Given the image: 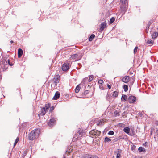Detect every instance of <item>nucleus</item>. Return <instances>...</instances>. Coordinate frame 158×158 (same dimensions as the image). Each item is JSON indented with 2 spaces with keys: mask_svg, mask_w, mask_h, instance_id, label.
<instances>
[{
  "mask_svg": "<svg viewBox=\"0 0 158 158\" xmlns=\"http://www.w3.org/2000/svg\"><path fill=\"white\" fill-rule=\"evenodd\" d=\"M40 131L38 129L32 130L29 134L28 138L30 140H33L38 138Z\"/></svg>",
  "mask_w": 158,
  "mask_h": 158,
  "instance_id": "obj_1",
  "label": "nucleus"
},
{
  "mask_svg": "<svg viewBox=\"0 0 158 158\" xmlns=\"http://www.w3.org/2000/svg\"><path fill=\"white\" fill-rule=\"evenodd\" d=\"M50 106V104L48 103L46 105L45 107L41 108L40 112L39 113L38 115L40 117V115L43 116L45 114L48 109L49 108Z\"/></svg>",
  "mask_w": 158,
  "mask_h": 158,
  "instance_id": "obj_2",
  "label": "nucleus"
},
{
  "mask_svg": "<svg viewBox=\"0 0 158 158\" xmlns=\"http://www.w3.org/2000/svg\"><path fill=\"white\" fill-rule=\"evenodd\" d=\"M101 132L97 130H93L89 133L90 136L92 138H96L100 135Z\"/></svg>",
  "mask_w": 158,
  "mask_h": 158,
  "instance_id": "obj_3",
  "label": "nucleus"
},
{
  "mask_svg": "<svg viewBox=\"0 0 158 158\" xmlns=\"http://www.w3.org/2000/svg\"><path fill=\"white\" fill-rule=\"evenodd\" d=\"M128 4L122 5L120 7L121 12L122 13L121 16L123 15L126 12L127 9Z\"/></svg>",
  "mask_w": 158,
  "mask_h": 158,
  "instance_id": "obj_4",
  "label": "nucleus"
},
{
  "mask_svg": "<svg viewBox=\"0 0 158 158\" xmlns=\"http://www.w3.org/2000/svg\"><path fill=\"white\" fill-rule=\"evenodd\" d=\"M81 58L78 56V54H73L71 56L70 59L71 60H72L73 61H75L81 59Z\"/></svg>",
  "mask_w": 158,
  "mask_h": 158,
  "instance_id": "obj_5",
  "label": "nucleus"
},
{
  "mask_svg": "<svg viewBox=\"0 0 158 158\" xmlns=\"http://www.w3.org/2000/svg\"><path fill=\"white\" fill-rule=\"evenodd\" d=\"M70 64L68 63H64L62 66V69L63 71H67L69 67Z\"/></svg>",
  "mask_w": 158,
  "mask_h": 158,
  "instance_id": "obj_6",
  "label": "nucleus"
},
{
  "mask_svg": "<svg viewBox=\"0 0 158 158\" xmlns=\"http://www.w3.org/2000/svg\"><path fill=\"white\" fill-rule=\"evenodd\" d=\"M56 120V118H52L50 119L48 122V126L50 127H53L54 125Z\"/></svg>",
  "mask_w": 158,
  "mask_h": 158,
  "instance_id": "obj_7",
  "label": "nucleus"
},
{
  "mask_svg": "<svg viewBox=\"0 0 158 158\" xmlns=\"http://www.w3.org/2000/svg\"><path fill=\"white\" fill-rule=\"evenodd\" d=\"M136 100V98L135 96H129L128 100L130 103H134L135 102Z\"/></svg>",
  "mask_w": 158,
  "mask_h": 158,
  "instance_id": "obj_8",
  "label": "nucleus"
},
{
  "mask_svg": "<svg viewBox=\"0 0 158 158\" xmlns=\"http://www.w3.org/2000/svg\"><path fill=\"white\" fill-rule=\"evenodd\" d=\"M130 77L126 76L124 77L121 80L122 81L125 83H127L129 81Z\"/></svg>",
  "mask_w": 158,
  "mask_h": 158,
  "instance_id": "obj_9",
  "label": "nucleus"
},
{
  "mask_svg": "<svg viewBox=\"0 0 158 158\" xmlns=\"http://www.w3.org/2000/svg\"><path fill=\"white\" fill-rule=\"evenodd\" d=\"M82 133L80 131H78L76 134L74 138L76 139H79L82 135Z\"/></svg>",
  "mask_w": 158,
  "mask_h": 158,
  "instance_id": "obj_10",
  "label": "nucleus"
},
{
  "mask_svg": "<svg viewBox=\"0 0 158 158\" xmlns=\"http://www.w3.org/2000/svg\"><path fill=\"white\" fill-rule=\"evenodd\" d=\"M107 23L106 22L102 23L101 24L100 30L102 31L106 27Z\"/></svg>",
  "mask_w": 158,
  "mask_h": 158,
  "instance_id": "obj_11",
  "label": "nucleus"
},
{
  "mask_svg": "<svg viewBox=\"0 0 158 158\" xmlns=\"http://www.w3.org/2000/svg\"><path fill=\"white\" fill-rule=\"evenodd\" d=\"M59 77L60 76L59 75H57L54 79L53 81L55 85H56L59 81Z\"/></svg>",
  "mask_w": 158,
  "mask_h": 158,
  "instance_id": "obj_12",
  "label": "nucleus"
},
{
  "mask_svg": "<svg viewBox=\"0 0 158 158\" xmlns=\"http://www.w3.org/2000/svg\"><path fill=\"white\" fill-rule=\"evenodd\" d=\"M60 96V93L58 91H57L56 92L55 95L53 97L52 99L54 100H57L59 98Z\"/></svg>",
  "mask_w": 158,
  "mask_h": 158,
  "instance_id": "obj_13",
  "label": "nucleus"
},
{
  "mask_svg": "<svg viewBox=\"0 0 158 158\" xmlns=\"http://www.w3.org/2000/svg\"><path fill=\"white\" fill-rule=\"evenodd\" d=\"M130 128L127 127H125L123 129V131L127 134L129 135H131V134H129L130 132Z\"/></svg>",
  "mask_w": 158,
  "mask_h": 158,
  "instance_id": "obj_14",
  "label": "nucleus"
},
{
  "mask_svg": "<svg viewBox=\"0 0 158 158\" xmlns=\"http://www.w3.org/2000/svg\"><path fill=\"white\" fill-rule=\"evenodd\" d=\"M23 53V51L21 48H19L18 50V57L19 58L20 57Z\"/></svg>",
  "mask_w": 158,
  "mask_h": 158,
  "instance_id": "obj_15",
  "label": "nucleus"
},
{
  "mask_svg": "<svg viewBox=\"0 0 158 158\" xmlns=\"http://www.w3.org/2000/svg\"><path fill=\"white\" fill-rule=\"evenodd\" d=\"M116 158H120L121 156V154L122 152V150L120 149H118L117 150Z\"/></svg>",
  "mask_w": 158,
  "mask_h": 158,
  "instance_id": "obj_16",
  "label": "nucleus"
},
{
  "mask_svg": "<svg viewBox=\"0 0 158 158\" xmlns=\"http://www.w3.org/2000/svg\"><path fill=\"white\" fill-rule=\"evenodd\" d=\"M158 35V33L157 32H154L152 35V39H155L157 37Z\"/></svg>",
  "mask_w": 158,
  "mask_h": 158,
  "instance_id": "obj_17",
  "label": "nucleus"
},
{
  "mask_svg": "<svg viewBox=\"0 0 158 158\" xmlns=\"http://www.w3.org/2000/svg\"><path fill=\"white\" fill-rule=\"evenodd\" d=\"M121 139H127V136L126 135H122L121 136H119L118 138V139L119 140Z\"/></svg>",
  "mask_w": 158,
  "mask_h": 158,
  "instance_id": "obj_18",
  "label": "nucleus"
},
{
  "mask_svg": "<svg viewBox=\"0 0 158 158\" xmlns=\"http://www.w3.org/2000/svg\"><path fill=\"white\" fill-rule=\"evenodd\" d=\"M89 82L88 80V78L86 77L84 78L82 81V83L84 85L86 83Z\"/></svg>",
  "mask_w": 158,
  "mask_h": 158,
  "instance_id": "obj_19",
  "label": "nucleus"
},
{
  "mask_svg": "<svg viewBox=\"0 0 158 158\" xmlns=\"http://www.w3.org/2000/svg\"><path fill=\"white\" fill-rule=\"evenodd\" d=\"M89 78H88V81L90 82L93 80L94 78V76L93 75H91L89 76Z\"/></svg>",
  "mask_w": 158,
  "mask_h": 158,
  "instance_id": "obj_20",
  "label": "nucleus"
},
{
  "mask_svg": "<svg viewBox=\"0 0 158 158\" xmlns=\"http://www.w3.org/2000/svg\"><path fill=\"white\" fill-rule=\"evenodd\" d=\"M118 92H117L116 91H115L113 92V93L112 94V96L113 97L116 98L118 96Z\"/></svg>",
  "mask_w": 158,
  "mask_h": 158,
  "instance_id": "obj_21",
  "label": "nucleus"
},
{
  "mask_svg": "<svg viewBox=\"0 0 158 158\" xmlns=\"http://www.w3.org/2000/svg\"><path fill=\"white\" fill-rule=\"evenodd\" d=\"M123 89L125 92H127L128 90V86L127 85H124L123 86Z\"/></svg>",
  "mask_w": 158,
  "mask_h": 158,
  "instance_id": "obj_22",
  "label": "nucleus"
},
{
  "mask_svg": "<svg viewBox=\"0 0 158 158\" xmlns=\"http://www.w3.org/2000/svg\"><path fill=\"white\" fill-rule=\"evenodd\" d=\"M95 35L94 34L91 35L89 38V40L90 41H91L92 40L94 39V38L95 37Z\"/></svg>",
  "mask_w": 158,
  "mask_h": 158,
  "instance_id": "obj_23",
  "label": "nucleus"
},
{
  "mask_svg": "<svg viewBox=\"0 0 158 158\" xmlns=\"http://www.w3.org/2000/svg\"><path fill=\"white\" fill-rule=\"evenodd\" d=\"M111 141V139L107 137H106L105 138L104 142L105 143L109 142Z\"/></svg>",
  "mask_w": 158,
  "mask_h": 158,
  "instance_id": "obj_24",
  "label": "nucleus"
},
{
  "mask_svg": "<svg viewBox=\"0 0 158 158\" xmlns=\"http://www.w3.org/2000/svg\"><path fill=\"white\" fill-rule=\"evenodd\" d=\"M80 88L79 86V85H78L76 87L75 91L76 93H78L79 91L80 90Z\"/></svg>",
  "mask_w": 158,
  "mask_h": 158,
  "instance_id": "obj_25",
  "label": "nucleus"
},
{
  "mask_svg": "<svg viewBox=\"0 0 158 158\" xmlns=\"http://www.w3.org/2000/svg\"><path fill=\"white\" fill-rule=\"evenodd\" d=\"M121 100L122 101L125 100L126 101L127 100V96L125 95H122L121 98Z\"/></svg>",
  "mask_w": 158,
  "mask_h": 158,
  "instance_id": "obj_26",
  "label": "nucleus"
},
{
  "mask_svg": "<svg viewBox=\"0 0 158 158\" xmlns=\"http://www.w3.org/2000/svg\"><path fill=\"white\" fill-rule=\"evenodd\" d=\"M139 151V152H141L145 150L144 148L142 147H139L138 149Z\"/></svg>",
  "mask_w": 158,
  "mask_h": 158,
  "instance_id": "obj_27",
  "label": "nucleus"
},
{
  "mask_svg": "<svg viewBox=\"0 0 158 158\" xmlns=\"http://www.w3.org/2000/svg\"><path fill=\"white\" fill-rule=\"evenodd\" d=\"M115 18L113 17H112L110 20V23H112L114 22L115 21Z\"/></svg>",
  "mask_w": 158,
  "mask_h": 158,
  "instance_id": "obj_28",
  "label": "nucleus"
},
{
  "mask_svg": "<svg viewBox=\"0 0 158 158\" xmlns=\"http://www.w3.org/2000/svg\"><path fill=\"white\" fill-rule=\"evenodd\" d=\"M120 1L122 3V5L127 4V0H120Z\"/></svg>",
  "mask_w": 158,
  "mask_h": 158,
  "instance_id": "obj_29",
  "label": "nucleus"
},
{
  "mask_svg": "<svg viewBox=\"0 0 158 158\" xmlns=\"http://www.w3.org/2000/svg\"><path fill=\"white\" fill-rule=\"evenodd\" d=\"M19 137L17 138L16 139L14 142V146H15V145H16V144L18 143V141L19 140Z\"/></svg>",
  "mask_w": 158,
  "mask_h": 158,
  "instance_id": "obj_30",
  "label": "nucleus"
},
{
  "mask_svg": "<svg viewBox=\"0 0 158 158\" xmlns=\"http://www.w3.org/2000/svg\"><path fill=\"white\" fill-rule=\"evenodd\" d=\"M101 125H103L104 123V121L102 119H100L99 120Z\"/></svg>",
  "mask_w": 158,
  "mask_h": 158,
  "instance_id": "obj_31",
  "label": "nucleus"
},
{
  "mask_svg": "<svg viewBox=\"0 0 158 158\" xmlns=\"http://www.w3.org/2000/svg\"><path fill=\"white\" fill-rule=\"evenodd\" d=\"M147 43L150 45H152L153 44V41L152 40H148L147 42Z\"/></svg>",
  "mask_w": 158,
  "mask_h": 158,
  "instance_id": "obj_32",
  "label": "nucleus"
},
{
  "mask_svg": "<svg viewBox=\"0 0 158 158\" xmlns=\"http://www.w3.org/2000/svg\"><path fill=\"white\" fill-rule=\"evenodd\" d=\"M114 134V131H110L108 133V134L110 135H113Z\"/></svg>",
  "mask_w": 158,
  "mask_h": 158,
  "instance_id": "obj_33",
  "label": "nucleus"
},
{
  "mask_svg": "<svg viewBox=\"0 0 158 158\" xmlns=\"http://www.w3.org/2000/svg\"><path fill=\"white\" fill-rule=\"evenodd\" d=\"M4 67L5 68H7V67L8 66V64H7V62L6 61V60H4Z\"/></svg>",
  "mask_w": 158,
  "mask_h": 158,
  "instance_id": "obj_34",
  "label": "nucleus"
},
{
  "mask_svg": "<svg viewBox=\"0 0 158 158\" xmlns=\"http://www.w3.org/2000/svg\"><path fill=\"white\" fill-rule=\"evenodd\" d=\"M137 49H138V47H136L135 48V49H134V52L135 54L136 52L137 51Z\"/></svg>",
  "mask_w": 158,
  "mask_h": 158,
  "instance_id": "obj_35",
  "label": "nucleus"
},
{
  "mask_svg": "<svg viewBox=\"0 0 158 158\" xmlns=\"http://www.w3.org/2000/svg\"><path fill=\"white\" fill-rule=\"evenodd\" d=\"M114 114L117 116H119V114L118 112H117V111H116L114 112Z\"/></svg>",
  "mask_w": 158,
  "mask_h": 158,
  "instance_id": "obj_36",
  "label": "nucleus"
},
{
  "mask_svg": "<svg viewBox=\"0 0 158 158\" xmlns=\"http://www.w3.org/2000/svg\"><path fill=\"white\" fill-rule=\"evenodd\" d=\"M98 82L99 83L102 84L103 83V81L102 80H99Z\"/></svg>",
  "mask_w": 158,
  "mask_h": 158,
  "instance_id": "obj_37",
  "label": "nucleus"
},
{
  "mask_svg": "<svg viewBox=\"0 0 158 158\" xmlns=\"http://www.w3.org/2000/svg\"><path fill=\"white\" fill-rule=\"evenodd\" d=\"M90 156V155H86L85 156L84 158H89Z\"/></svg>",
  "mask_w": 158,
  "mask_h": 158,
  "instance_id": "obj_38",
  "label": "nucleus"
},
{
  "mask_svg": "<svg viewBox=\"0 0 158 158\" xmlns=\"http://www.w3.org/2000/svg\"><path fill=\"white\" fill-rule=\"evenodd\" d=\"M110 98V97L109 95L107 94V95L106 96V99L107 100H109Z\"/></svg>",
  "mask_w": 158,
  "mask_h": 158,
  "instance_id": "obj_39",
  "label": "nucleus"
},
{
  "mask_svg": "<svg viewBox=\"0 0 158 158\" xmlns=\"http://www.w3.org/2000/svg\"><path fill=\"white\" fill-rule=\"evenodd\" d=\"M89 158H98V157L96 156L90 155V156Z\"/></svg>",
  "mask_w": 158,
  "mask_h": 158,
  "instance_id": "obj_40",
  "label": "nucleus"
},
{
  "mask_svg": "<svg viewBox=\"0 0 158 158\" xmlns=\"http://www.w3.org/2000/svg\"><path fill=\"white\" fill-rule=\"evenodd\" d=\"M54 109V107L53 106H52L50 107V110L51 111H52Z\"/></svg>",
  "mask_w": 158,
  "mask_h": 158,
  "instance_id": "obj_41",
  "label": "nucleus"
},
{
  "mask_svg": "<svg viewBox=\"0 0 158 158\" xmlns=\"http://www.w3.org/2000/svg\"><path fill=\"white\" fill-rule=\"evenodd\" d=\"M89 92V90H86L84 92V94H87Z\"/></svg>",
  "mask_w": 158,
  "mask_h": 158,
  "instance_id": "obj_42",
  "label": "nucleus"
},
{
  "mask_svg": "<svg viewBox=\"0 0 158 158\" xmlns=\"http://www.w3.org/2000/svg\"><path fill=\"white\" fill-rule=\"evenodd\" d=\"M97 125L98 126L101 125L100 124V123L99 122V121L97 123Z\"/></svg>",
  "mask_w": 158,
  "mask_h": 158,
  "instance_id": "obj_43",
  "label": "nucleus"
},
{
  "mask_svg": "<svg viewBox=\"0 0 158 158\" xmlns=\"http://www.w3.org/2000/svg\"><path fill=\"white\" fill-rule=\"evenodd\" d=\"M152 22H149L148 24V26L149 27L151 24Z\"/></svg>",
  "mask_w": 158,
  "mask_h": 158,
  "instance_id": "obj_44",
  "label": "nucleus"
},
{
  "mask_svg": "<svg viewBox=\"0 0 158 158\" xmlns=\"http://www.w3.org/2000/svg\"><path fill=\"white\" fill-rule=\"evenodd\" d=\"M8 64H9L10 65V66H12V64H10V60H8Z\"/></svg>",
  "mask_w": 158,
  "mask_h": 158,
  "instance_id": "obj_45",
  "label": "nucleus"
},
{
  "mask_svg": "<svg viewBox=\"0 0 158 158\" xmlns=\"http://www.w3.org/2000/svg\"><path fill=\"white\" fill-rule=\"evenodd\" d=\"M107 86H108V88L109 89H111V86L109 85L108 84H107Z\"/></svg>",
  "mask_w": 158,
  "mask_h": 158,
  "instance_id": "obj_46",
  "label": "nucleus"
},
{
  "mask_svg": "<svg viewBox=\"0 0 158 158\" xmlns=\"http://www.w3.org/2000/svg\"><path fill=\"white\" fill-rule=\"evenodd\" d=\"M156 134L157 135H158V130L156 131Z\"/></svg>",
  "mask_w": 158,
  "mask_h": 158,
  "instance_id": "obj_47",
  "label": "nucleus"
},
{
  "mask_svg": "<svg viewBox=\"0 0 158 158\" xmlns=\"http://www.w3.org/2000/svg\"><path fill=\"white\" fill-rule=\"evenodd\" d=\"M149 26H147L146 27V30H148V29L149 28Z\"/></svg>",
  "mask_w": 158,
  "mask_h": 158,
  "instance_id": "obj_48",
  "label": "nucleus"
},
{
  "mask_svg": "<svg viewBox=\"0 0 158 158\" xmlns=\"http://www.w3.org/2000/svg\"><path fill=\"white\" fill-rule=\"evenodd\" d=\"M156 125H158V121L156 122Z\"/></svg>",
  "mask_w": 158,
  "mask_h": 158,
  "instance_id": "obj_49",
  "label": "nucleus"
},
{
  "mask_svg": "<svg viewBox=\"0 0 158 158\" xmlns=\"http://www.w3.org/2000/svg\"><path fill=\"white\" fill-rule=\"evenodd\" d=\"M10 42V43L11 44L13 43V42H14L12 40H11Z\"/></svg>",
  "mask_w": 158,
  "mask_h": 158,
  "instance_id": "obj_50",
  "label": "nucleus"
},
{
  "mask_svg": "<svg viewBox=\"0 0 158 158\" xmlns=\"http://www.w3.org/2000/svg\"><path fill=\"white\" fill-rule=\"evenodd\" d=\"M26 153L25 152H24V155H26Z\"/></svg>",
  "mask_w": 158,
  "mask_h": 158,
  "instance_id": "obj_51",
  "label": "nucleus"
},
{
  "mask_svg": "<svg viewBox=\"0 0 158 158\" xmlns=\"http://www.w3.org/2000/svg\"><path fill=\"white\" fill-rule=\"evenodd\" d=\"M4 61V60H3L2 61H1V62H4L3 61Z\"/></svg>",
  "mask_w": 158,
  "mask_h": 158,
  "instance_id": "obj_52",
  "label": "nucleus"
},
{
  "mask_svg": "<svg viewBox=\"0 0 158 158\" xmlns=\"http://www.w3.org/2000/svg\"><path fill=\"white\" fill-rule=\"evenodd\" d=\"M152 134V132H151V134Z\"/></svg>",
  "mask_w": 158,
  "mask_h": 158,
  "instance_id": "obj_53",
  "label": "nucleus"
}]
</instances>
